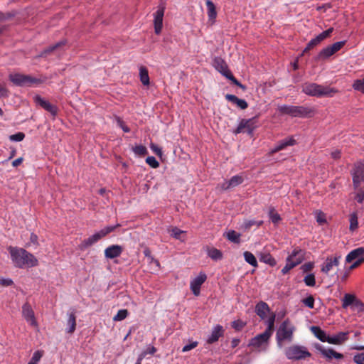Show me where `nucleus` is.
I'll return each mask as SVG.
<instances>
[{
	"label": "nucleus",
	"mask_w": 364,
	"mask_h": 364,
	"mask_svg": "<svg viewBox=\"0 0 364 364\" xmlns=\"http://www.w3.org/2000/svg\"><path fill=\"white\" fill-rule=\"evenodd\" d=\"M120 226H121L120 224L117 223L115 225L105 227L99 232L95 233L92 236L84 240L80 245V248L81 249L87 248L88 247L92 245L93 244H95V242L99 241L102 237L107 236L112 232L114 231L117 228H119Z\"/></svg>",
	"instance_id": "obj_6"
},
{
	"label": "nucleus",
	"mask_w": 364,
	"mask_h": 364,
	"mask_svg": "<svg viewBox=\"0 0 364 364\" xmlns=\"http://www.w3.org/2000/svg\"><path fill=\"white\" fill-rule=\"evenodd\" d=\"M66 44H67L66 40L60 41L58 42L57 43H55L53 46H50L47 48L44 49L41 52V53L40 54L39 56L40 57H46V55H49L50 53H51L55 50L62 49L63 47H64Z\"/></svg>",
	"instance_id": "obj_25"
},
{
	"label": "nucleus",
	"mask_w": 364,
	"mask_h": 364,
	"mask_svg": "<svg viewBox=\"0 0 364 364\" xmlns=\"http://www.w3.org/2000/svg\"><path fill=\"white\" fill-rule=\"evenodd\" d=\"M278 111L281 114H287L294 117V106L283 105L278 107Z\"/></svg>",
	"instance_id": "obj_34"
},
{
	"label": "nucleus",
	"mask_w": 364,
	"mask_h": 364,
	"mask_svg": "<svg viewBox=\"0 0 364 364\" xmlns=\"http://www.w3.org/2000/svg\"><path fill=\"white\" fill-rule=\"evenodd\" d=\"M164 14V7H160L156 12L154 23H163V17Z\"/></svg>",
	"instance_id": "obj_41"
},
{
	"label": "nucleus",
	"mask_w": 364,
	"mask_h": 364,
	"mask_svg": "<svg viewBox=\"0 0 364 364\" xmlns=\"http://www.w3.org/2000/svg\"><path fill=\"white\" fill-rule=\"evenodd\" d=\"M139 78L144 85L147 86L150 84L148 69L144 65L139 67Z\"/></svg>",
	"instance_id": "obj_29"
},
{
	"label": "nucleus",
	"mask_w": 364,
	"mask_h": 364,
	"mask_svg": "<svg viewBox=\"0 0 364 364\" xmlns=\"http://www.w3.org/2000/svg\"><path fill=\"white\" fill-rule=\"evenodd\" d=\"M353 183L355 188H357L360 183L364 181V162L358 161L355 164L353 171Z\"/></svg>",
	"instance_id": "obj_8"
},
{
	"label": "nucleus",
	"mask_w": 364,
	"mask_h": 364,
	"mask_svg": "<svg viewBox=\"0 0 364 364\" xmlns=\"http://www.w3.org/2000/svg\"><path fill=\"white\" fill-rule=\"evenodd\" d=\"M295 326L289 319L284 320L276 333V342L279 348H282L285 342L291 343L294 340Z\"/></svg>",
	"instance_id": "obj_3"
},
{
	"label": "nucleus",
	"mask_w": 364,
	"mask_h": 364,
	"mask_svg": "<svg viewBox=\"0 0 364 364\" xmlns=\"http://www.w3.org/2000/svg\"><path fill=\"white\" fill-rule=\"evenodd\" d=\"M231 326L236 331H240L245 326V323H244L241 320H237V321H232V323H231Z\"/></svg>",
	"instance_id": "obj_50"
},
{
	"label": "nucleus",
	"mask_w": 364,
	"mask_h": 364,
	"mask_svg": "<svg viewBox=\"0 0 364 364\" xmlns=\"http://www.w3.org/2000/svg\"><path fill=\"white\" fill-rule=\"evenodd\" d=\"M243 255H244V258H245V260L246 262H247L248 264H250V265H252L254 267H257V259L252 252H250L249 251H245Z\"/></svg>",
	"instance_id": "obj_37"
},
{
	"label": "nucleus",
	"mask_w": 364,
	"mask_h": 364,
	"mask_svg": "<svg viewBox=\"0 0 364 364\" xmlns=\"http://www.w3.org/2000/svg\"><path fill=\"white\" fill-rule=\"evenodd\" d=\"M350 305H355L357 307L363 306V303L354 294H346L342 299V307L346 309Z\"/></svg>",
	"instance_id": "obj_16"
},
{
	"label": "nucleus",
	"mask_w": 364,
	"mask_h": 364,
	"mask_svg": "<svg viewBox=\"0 0 364 364\" xmlns=\"http://www.w3.org/2000/svg\"><path fill=\"white\" fill-rule=\"evenodd\" d=\"M358 215L357 213H353L350 215V227L349 229L350 231H354L358 228Z\"/></svg>",
	"instance_id": "obj_38"
},
{
	"label": "nucleus",
	"mask_w": 364,
	"mask_h": 364,
	"mask_svg": "<svg viewBox=\"0 0 364 364\" xmlns=\"http://www.w3.org/2000/svg\"><path fill=\"white\" fill-rule=\"evenodd\" d=\"M286 264L285 266L282 269L281 272L282 274H287L291 269L295 267V264H292L291 262H289L286 259Z\"/></svg>",
	"instance_id": "obj_51"
},
{
	"label": "nucleus",
	"mask_w": 364,
	"mask_h": 364,
	"mask_svg": "<svg viewBox=\"0 0 364 364\" xmlns=\"http://www.w3.org/2000/svg\"><path fill=\"white\" fill-rule=\"evenodd\" d=\"M197 346H198V342L197 341L192 342L190 344L184 346L183 349H182V351L183 352L189 351V350L193 349L194 348H196Z\"/></svg>",
	"instance_id": "obj_63"
},
{
	"label": "nucleus",
	"mask_w": 364,
	"mask_h": 364,
	"mask_svg": "<svg viewBox=\"0 0 364 364\" xmlns=\"http://www.w3.org/2000/svg\"><path fill=\"white\" fill-rule=\"evenodd\" d=\"M150 148L152 150V151L154 154H156L157 156H162L161 149L159 146H157L156 144H155L154 143H151L150 144Z\"/></svg>",
	"instance_id": "obj_59"
},
{
	"label": "nucleus",
	"mask_w": 364,
	"mask_h": 364,
	"mask_svg": "<svg viewBox=\"0 0 364 364\" xmlns=\"http://www.w3.org/2000/svg\"><path fill=\"white\" fill-rule=\"evenodd\" d=\"M259 260L262 262L274 267L277 264L275 259L268 252H262L260 254Z\"/></svg>",
	"instance_id": "obj_31"
},
{
	"label": "nucleus",
	"mask_w": 364,
	"mask_h": 364,
	"mask_svg": "<svg viewBox=\"0 0 364 364\" xmlns=\"http://www.w3.org/2000/svg\"><path fill=\"white\" fill-rule=\"evenodd\" d=\"M123 247L118 245H112L105 250V256L108 259H114L121 255Z\"/></svg>",
	"instance_id": "obj_17"
},
{
	"label": "nucleus",
	"mask_w": 364,
	"mask_h": 364,
	"mask_svg": "<svg viewBox=\"0 0 364 364\" xmlns=\"http://www.w3.org/2000/svg\"><path fill=\"white\" fill-rule=\"evenodd\" d=\"M0 284L4 287H9L13 284V281L11 279H0Z\"/></svg>",
	"instance_id": "obj_64"
},
{
	"label": "nucleus",
	"mask_w": 364,
	"mask_h": 364,
	"mask_svg": "<svg viewBox=\"0 0 364 364\" xmlns=\"http://www.w3.org/2000/svg\"><path fill=\"white\" fill-rule=\"evenodd\" d=\"M296 144V141L293 136H290L282 139L277 142L274 149L271 150V154H275L281 150L286 149L289 146H293Z\"/></svg>",
	"instance_id": "obj_19"
},
{
	"label": "nucleus",
	"mask_w": 364,
	"mask_h": 364,
	"mask_svg": "<svg viewBox=\"0 0 364 364\" xmlns=\"http://www.w3.org/2000/svg\"><path fill=\"white\" fill-rule=\"evenodd\" d=\"M226 78H228V80H231L233 84H235V85L240 87V88H242L243 90L245 88V87L242 85L235 77L234 75L232 74L231 72H230L229 73H228L225 76Z\"/></svg>",
	"instance_id": "obj_46"
},
{
	"label": "nucleus",
	"mask_w": 364,
	"mask_h": 364,
	"mask_svg": "<svg viewBox=\"0 0 364 364\" xmlns=\"http://www.w3.org/2000/svg\"><path fill=\"white\" fill-rule=\"evenodd\" d=\"M311 332L314 333V335L319 339L321 342H328V337L329 336H327L326 332L323 331L320 327L318 326H312L311 328Z\"/></svg>",
	"instance_id": "obj_27"
},
{
	"label": "nucleus",
	"mask_w": 364,
	"mask_h": 364,
	"mask_svg": "<svg viewBox=\"0 0 364 364\" xmlns=\"http://www.w3.org/2000/svg\"><path fill=\"white\" fill-rule=\"evenodd\" d=\"M364 255V247H358L350 251L346 257V261L348 263L352 262L355 259H358Z\"/></svg>",
	"instance_id": "obj_26"
},
{
	"label": "nucleus",
	"mask_w": 364,
	"mask_h": 364,
	"mask_svg": "<svg viewBox=\"0 0 364 364\" xmlns=\"http://www.w3.org/2000/svg\"><path fill=\"white\" fill-rule=\"evenodd\" d=\"M294 117H311L314 113V109L305 106H294Z\"/></svg>",
	"instance_id": "obj_20"
},
{
	"label": "nucleus",
	"mask_w": 364,
	"mask_h": 364,
	"mask_svg": "<svg viewBox=\"0 0 364 364\" xmlns=\"http://www.w3.org/2000/svg\"><path fill=\"white\" fill-rule=\"evenodd\" d=\"M235 105L242 109H245L248 107V104L245 100L239 98L236 101Z\"/></svg>",
	"instance_id": "obj_61"
},
{
	"label": "nucleus",
	"mask_w": 364,
	"mask_h": 364,
	"mask_svg": "<svg viewBox=\"0 0 364 364\" xmlns=\"http://www.w3.org/2000/svg\"><path fill=\"white\" fill-rule=\"evenodd\" d=\"M262 224H263L262 220L256 221L254 220H248L247 222L245 223V228H250L253 225H257L259 227V226H261Z\"/></svg>",
	"instance_id": "obj_58"
},
{
	"label": "nucleus",
	"mask_w": 364,
	"mask_h": 364,
	"mask_svg": "<svg viewBox=\"0 0 364 364\" xmlns=\"http://www.w3.org/2000/svg\"><path fill=\"white\" fill-rule=\"evenodd\" d=\"M129 315V312L127 309H120L117 314L113 317L114 321H120L124 320Z\"/></svg>",
	"instance_id": "obj_39"
},
{
	"label": "nucleus",
	"mask_w": 364,
	"mask_h": 364,
	"mask_svg": "<svg viewBox=\"0 0 364 364\" xmlns=\"http://www.w3.org/2000/svg\"><path fill=\"white\" fill-rule=\"evenodd\" d=\"M349 332H339L333 336L328 337V343L334 345H341L348 339Z\"/></svg>",
	"instance_id": "obj_23"
},
{
	"label": "nucleus",
	"mask_w": 364,
	"mask_h": 364,
	"mask_svg": "<svg viewBox=\"0 0 364 364\" xmlns=\"http://www.w3.org/2000/svg\"><path fill=\"white\" fill-rule=\"evenodd\" d=\"M8 250L15 267H33L38 265V259L33 255L23 248L9 247Z\"/></svg>",
	"instance_id": "obj_1"
},
{
	"label": "nucleus",
	"mask_w": 364,
	"mask_h": 364,
	"mask_svg": "<svg viewBox=\"0 0 364 364\" xmlns=\"http://www.w3.org/2000/svg\"><path fill=\"white\" fill-rule=\"evenodd\" d=\"M270 309L268 304L264 301H259L255 306V313L261 318L264 319L267 317V314L269 312Z\"/></svg>",
	"instance_id": "obj_24"
},
{
	"label": "nucleus",
	"mask_w": 364,
	"mask_h": 364,
	"mask_svg": "<svg viewBox=\"0 0 364 364\" xmlns=\"http://www.w3.org/2000/svg\"><path fill=\"white\" fill-rule=\"evenodd\" d=\"M207 279V275L204 272H200L199 274L191 281L190 288L195 296H198L200 293L201 285Z\"/></svg>",
	"instance_id": "obj_11"
},
{
	"label": "nucleus",
	"mask_w": 364,
	"mask_h": 364,
	"mask_svg": "<svg viewBox=\"0 0 364 364\" xmlns=\"http://www.w3.org/2000/svg\"><path fill=\"white\" fill-rule=\"evenodd\" d=\"M353 87L355 90H358L364 93V78L355 80Z\"/></svg>",
	"instance_id": "obj_44"
},
{
	"label": "nucleus",
	"mask_w": 364,
	"mask_h": 364,
	"mask_svg": "<svg viewBox=\"0 0 364 364\" xmlns=\"http://www.w3.org/2000/svg\"><path fill=\"white\" fill-rule=\"evenodd\" d=\"M276 315L274 313H272L271 315L269 316L267 323V327L266 330L264 331V333H267V335L272 336L274 330V322H275Z\"/></svg>",
	"instance_id": "obj_30"
},
{
	"label": "nucleus",
	"mask_w": 364,
	"mask_h": 364,
	"mask_svg": "<svg viewBox=\"0 0 364 364\" xmlns=\"http://www.w3.org/2000/svg\"><path fill=\"white\" fill-rule=\"evenodd\" d=\"M304 250L296 247L287 257V260L295 264V267L300 264L304 259Z\"/></svg>",
	"instance_id": "obj_14"
},
{
	"label": "nucleus",
	"mask_w": 364,
	"mask_h": 364,
	"mask_svg": "<svg viewBox=\"0 0 364 364\" xmlns=\"http://www.w3.org/2000/svg\"><path fill=\"white\" fill-rule=\"evenodd\" d=\"M146 162L154 168H156L159 166V163L154 156H148L146 159Z\"/></svg>",
	"instance_id": "obj_47"
},
{
	"label": "nucleus",
	"mask_w": 364,
	"mask_h": 364,
	"mask_svg": "<svg viewBox=\"0 0 364 364\" xmlns=\"http://www.w3.org/2000/svg\"><path fill=\"white\" fill-rule=\"evenodd\" d=\"M302 92L306 95L316 97H332L338 91L334 87L318 85L314 82H306L302 85Z\"/></svg>",
	"instance_id": "obj_2"
},
{
	"label": "nucleus",
	"mask_w": 364,
	"mask_h": 364,
	"mask_svg": "<svg viewBox=\"0 0 364 364\" xmlns=\"http://www.w3.org/2000/svg\"><path fill=\"white\" fill-rule=\"evenodd\" d=\"M208 255L214 261L221 260L223 259L222 252L215 247L209 248L208 250Z\"/></svg>",
	"instance_id": "obj_32"
},
{
	"label": "nucleus",
	"mask_w": 364,
	"mask_h": 364,
	"mask_svg": "<svg viewBox=\"0 0 364 364\" xmlns=\"http://www.w3.org/2000/svg\"><path fill=\"white\" fill-rule=\"evenodd\" d=\"M16 15V12H7V13H0V20L1 21H6V20H11L13 17H14Z\"/></svg>",
	"instance_id": "obj_56"
},
{
	"label": "nucleus",
	"mask_w": 364,
	"mask_h": 364,
	"mask_svg": "<svg viewBox=\"0 0 364 364\" xmlns=\"http://www.w3.org/2000/svg\"><path fill=\"white\" fill-rule=\"evenodd\" d=\"M353 360L357 364H364V353L355 355L353 358Z\"/></svg>",
	"instance_id": "obj_60"
},
{
	"label": "nucleus",
	"mask_w": 364,
	"mask_h": 364,
	"mask_svg": "<svg viewBox=\"0 0 364 364\" xmlns=\"http://www.w3.org/2000/svg\"><path fill=\"white\" fill-rule=\"evenodd\" d=\"M341 259V255L336 254L334 256L328 257L322 264L321 271L326 274L338 267Z\"/></svg>",
	"instance_id": "obj_10"
},
{
	"label": "nucleus",
	"mask_w": 364,
	"mask_h": 364,
	"mask_svg": "<svg viewBox=\"0 0 364 364\" xmlns=\"http://www.w3.org/2000/svg\"><path fill=\"white\" fill-rule=\"evenodd\" d=\"M302 303L308 306L309 309H313L314 307V297L310 295L308 297L302 300Z\"/></svg>",
	"instance_id": "obj_49"
},
{
	"label": "nucleus",
	"mask_w": 364,
	"mask_h": 364,
	"mask_svg": "<svg viewBox=\"0 0 364 364\" xmlns=\"http://www.w3.org/2000/svg\"><path fill=\"white\" fill-rule=\"evenodd\" d=\"M314 267V263L311 262H306L301 265V269L303 272H311Z\"/></svg>",
	"instance_id": "obj_57"
},
{
	"label": "nucleus",
	"mask_w": 364,
	"mask_h": 364,
	"mask_svg": "<svg viewBox=\"0 0 364 364\" xmlns=\"http://www.w3.org/2000/svg\"><path fill=\"white\" fill-rule=\"evenodd\" d=\"M314 348L319 351L322 355L326 359V360L330 361L333 358L340 360L343 358V355L335 351L332 348H325L320 343H314Z\"/></svg>",
	"instance_id": "obj_9"
},
{
	"label": "nucleus",
	"mask_w": 364,
	"mask_h": 364,
	"mask_svg": "<svg viewBox=\"0 0 364 364\" xmlns=\"http://www.w3.org/2000/svg\"><path fill=\"white\" fill-rule=\"evenodd\" d=\"M44 109L50 112L54 117L58 114V107L55 105L50 104V102Z\"/></svg>",
	"instance_id": "obj_52"
},
{
	"label": "nucleus",
	"mask_w": 364,
	"mask_h": 364,
	"mask_svg": "<svg viewBox=\"0 0 364 364\" xmlns=\"http://www.w3.org/2000/svg\"><path fill=\"white\" fill-rule=\"evenodd\" d=\"M284 354L288 360H305L311 356L306 347L296 344L285 348Z\"/></svg>",
	"instance_id": "obj_5"
},
{
	"label": "nucleus",
	"mask_w": 364,
	"mask_h": 364,
	"mask_svg": "<svg viewBox=\"0 0 364 364\" xmlns=\"http://www.w3.org/2000/svg\"><path fill=\"white\" fill-rule=\"evenodd\" d=\"M345 43H346L345 41H338V42L334 43L333 44H332L330 46L331 47V48L333 50V52L334 53H336V52L340 50L343 47Z\"/></svg>",
	"instance_id": "obj_53"
},
{
	"label": "nucleus",
	"mask_w": 364,
	"mask_h": 364,
	"mask_svg": "<svg viewBox=\"0 0 364 364\" xmlns=\"http://www.w3.org/2000/svg\"><path fill=\"white\" fill-rule=\"evenodd\" d=\"M206 5L208 9L209 20L214 22L217 16L216 7L210 0H207Z\"/></svg>",
	"instance_id": "obj_33"
},
{
	"label": "nucleus",
	"mask_w": 364,
	"mask_h": 364,
	"mask_svg": "<svg viewBox=\"0 0 364 364\" xmlns=\"http://www.w3.org/2000/svg\"><path fill=\"white\" fill-rule=\"evenodd\" d=\"M183 233V231L181 230L180 229L177 228H173L170 230V234L172 237H173L176 239H181V235Z\"/></svg>",
	"instance_id": "obj_55"
},
{
	"label": "nucleus",
	"mask_w": 364,
	"mask_h": 364,
	"mask_svg": "<svg viewBox=\"0 0 364 364\" xmlns=\"http://www.w3.org/2000/svg\"><path fill=\"white\" fill-rule=\"evenodd\" d=\"M268 215L271 221L274 225H277L282 220L281 216L277 213L274 207L269 208Z\"/></svg>",
	"instance_id": "obj_36"
},
{
	"label": "nucleus",
	"mask_w": 364,
	"mask_h": 364,
	"mask_svg": "<svg viewBox=\"0 0 364 364\" xmlns=\"http://www.w3.org/2000/svg\"><path fill=\"white\" fill-rule=\"evenodd\" d=\"M25 137V134L23 132H18L15 134H12L9 136L11 141H21Z\"/></svg>",
	"instance_id": "obj_54"
},
{
	"label": "nucleus",
	"mask_w": 364,
	"mask_h": 364,
	"mask_svg": "<svg viewBox=\"0 0 364 364\" xmlns=\"http://www.w3.org/2000/svg\"><path fill=\"white\" fill-rule=\"evenodd\" d=\"M33 99H34V102L36 104H38V105H40L41 107H43V109H45V107L49 103L48 101L45 100L43 98H42L39 95H36Z\"/></svg>",
	"instance_id": "obj_48"
},
{
	"label": "nucleus",
	"mask_w": 364,
	"mask_h": 364,
	"mask_svg": "<svg viewBox=\"0 0 364 364\" xmlns=\"http://www.w3.org/2000/svg\"><path fill=\"white\" fill-rule=\"evenodd\" d=\"M9 79L14 85L18 87L37 86L46 81V78H37L21 73H11L9 75Z\"/></svg>",
	"instance_id": "obj_4"
},
{
	"label": "nucleus",
	"mask_w": 364,
	"mask_h": 364,
	"mask_svg": "<svg viewBox=\"0 0 364 364\" xmlns=\"http://www.w3.org/2000/svg\"><path fill=\"white\" fill-rule=\"evenodd\" d=\"M67 325L68 327L66 328V332L70 334L73 333L76 328V316L75 312L73 311L68 314Z\"/></svg>",
	"instance_id": "obj_28"
},
{
	"label": "nucleus",
	"mask_w": 364,
	"mask_h": 364,
	"mask_svg": "<svg viewBox=\"0 0 364 364\" xmlns=\"http://www.w3.org/2000/svg\"><path fill=\"white\" fill-rule=\"evenodd\" d=\"M305 284L308 287H314L316 285V279L314 274H309L304 278Z\"/></svg>",
	"instance_id": "obj_43"
},
{
	"label": "nucleus",
	"mask_w": 364,
	"mask_h": 364,
	"mask_svg": "<svg viewBox=\"0 0 364 364\" xmlns=\"http://www.w3.org/2000/svg\"><path fill=\"white\" fill-rule=\"evenodd\" d=\"M42 356H43L42 351H41V350L36 351L33 353L31 360L28 362V364H38V363L39 362V360H41Z\"/></svg>",
	"instance_id": "obj_45"
},
{
	"label": "nucleus",
	"mask_w": 364,
	"mask_h": 364,
	"mask_svg": "<svg viewBox=\"0 0 364 364\" xmlns=\"http://www.w3.org/2000/svg\"><path fill=\"white\" fill-rule=\"evenodd\" d=\"M333 28H330L327 29L326 31L322 32L319 35H318L316 38L311 39L309 43L307 44L306 47L303 51V53L301 55H304V53L308 52L309 50L314 48L316 46L319 44L322 41H323L325 38L328 37L330 34L332 33Z\"/></svg>",
	"instance_id": "obj_12"
},
{
	"label": "nucleus",
	"mask_w": 364,
	"mask_h": 364,
	"mask_svg": "<svg viewBox=\"0 0 364 364\" xmlns=\"http://www.w3.org/2000/svg\"><path fill=\"white\" fill-rule=\"evenodd\" d=\"M270 337L267 333L263 332L252 338L250 341L249 346L255 348H260L263 345H267Z\"/></svg>",
	"instance_id": "obj_15"
},
{
	"label": "nucleus",
	"mask_w": 364,
	"mask_h": 364,
	"mask_svg": "<svg viewBox=\"0 0 364 364\" xmlns=\"http://www.w3.org/2000/svg\"><path fill=\"white\" fill-rule=\"evenodd\" d=\"M243 181L244 179L242 176L236 175L232 176L229 181H225L221 187L223 190L232 188L241 184Z\"/></svg>",
	"instance_id": "obj_22"
},
{
	"label": "nucleus",
	"mask_w": 364,
	"mask_h": 364,
	"mask_svg": "<svg viewBox=\"0 0 364 364\" xmlns=\"http://www.w3.org/2000/svg\"><path fill=\"white\" fill-rule=\"evenodd\" d=\"M225 330L223 327L220 325H216L211 332L210 336L207 339V343L213 344L217 342L220 337H223L224 335Z\"/></svg>",
	"instance_id": "obj_18"
},
{
	"label": "nucleus",
	"mask_w": 364,
	"mask_h": 364,
	"mask_svg": "<svg viewBox=\"0 0 364 364\" xmlns=\"http://www.w3.org/2000/svg\"><path fill=\"white\" fill-rule=\"evenodd\" d=\"M227 238L235 243L240 242V234L235 230H230L227 233Z\"/></svg>",
	"instance_id": "obj_42"
},
{
	"label": "nucleus",
	"mask_w": 364,
	"mask_h": 364,
	"mask_svg": "<svg viewBox=\"0 0 364 364\" xmlns=\"http://www.w3.org/2000/svg\"><path fill=\"white\" fill-rule=\"evenodd\" d=\"M257 120L256 117L248 119H242L240 122L237 127L233 131V133L237 134L242 132H247L248 134L251 135L257 127Z\"/></svg>",
	"instance_id": "obj_7"
},
{
	"label": "nucleus",
	"mask_w": 364,
	"mask_h": 364,
	"mask_svg": "<svg viewBox=\"0 0 364 364\" xmlns=\"http://www.w3.org/2000/svg\"><path fill=\"white\" fill-rule=\"evenodd\" d=\"M135 154L144 156L148 154L147 149L143 145H137L132 149Z\"/></svg>",
	"instance_id": "obj_40"
},
{
	"label": "nucleus",
	"mask_w": 364,
	"mask_h": 364,
	"mask_svg": "<svg viewBox=\"0 0 364 364\" xmlns=\"http://www.w3.org/2000/svg\"><path fill=\"white\" fill-rule=\"evenodd\" d=\"M333 9V6L331 3H327V4H325L322 6H318L316 7V10L318 11H323V12H326L327 10L328 9Z\"/></svg>",
	"instance_id": "obj_62"
},
{
	"label": "nucleus",
	"mask_w": 364,
	"mask_h": 364,
	"mask_svg": "<svg viewBox=\"0 0 364 364\" xmlns=\"http://www.w3.org/2000/svg\"><path fill=\"white\" fill-rule=\"evenodd\" d=\"M22 315L25 320L33 326H37V321L35 317L34 311L28 302H26L22 306Z\"/></svg>",
	"instance_id": "obj_13"
},
{
	"label": "nucleus",
	"mask_w": 364,
	"mask_h": 364,
	"mask_svg": "<svg viewBox=\"0 0 364 364\" xmlns=\"http://www.w3.org/2000/svg\"><path fill=\"white\" fill-rule=\"evenodd\" d=\"M213 66L223 76H225L228 73L230 72V70L228 69L227 63L221 58L216 57L214 58Z\"/></svg>",
	"instance_id": "obj_21"
},
{
	"label": "nucleus",
	"mask_w": 364,
	"mask_h": 364,
	"mask_svg": "<svg viewBox=\"0 0 364 364\" xmlns=\"http://www.w3.org/2000/svg\"><path fill=\"white\" fill-rule=\"evenodd\" d=\"M333 54H334V53L333 52L331 47L329 46L322 49L319 52V53L318 54V55L316 57V60H319L321 59H326V58L331 57Z\"/></svg>",
	"instance_id": "obj_35"
}]
</instances>
